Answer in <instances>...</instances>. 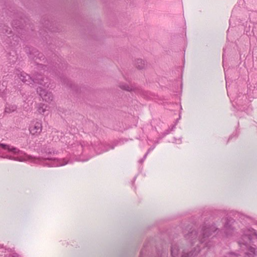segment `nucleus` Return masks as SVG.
Instances as JSON below:
<instances>
[{
	"instance_id": "nucleus-14",
	"label": "nucleus",
	"mask_w": 257,
	"mask_h": 257,
	"mask_svg": "<svg viewBox=\"0 0 257 257\" xmlns=\"http://www.w3.org/2000/svg\"><path fill=\"white\" fill-rule=\"evenodd\" d=\"M12 32L11 29L7 26H4L2 33L5 34H10Z\"/></svg>"
},
{
	"instance_id": "nucleus-16",
	"label": "nucleus",
	"mask_w": 257,
	"mask_h": 257,
	"mask_svg": "<svg viewBox=\"0 0 257 257\" xmlns=\"http://www.w3.org/2000/svg\"><path fill=\"white\" fill-rule=\"evenodd\" d=\"M171 142L177 144H180L182 143L181 138H179L178 139L174 138L173 140Z\"/></svg>"
},
{
	"instance_id": "nucleus-25",
	"label": "nucleus",
	"mask_w": 257,
	"mask_h": 257,
	"mask_svg": "<svg viewBox=\"0 0 257 257\" xmlns=\"http://www.w3.org/2000/svg\"><path fill=\"white\" fill-rule=\"evenodd\" d=\"M235 103H236V105H238V103H239V102L238 101V99L237 100L236 102H235Z\"/></svg>"
},
{
	"instance_id": "nucleus-21",
	"label": "nucleus",
	"mask_w": 257,
	"mask_h": 257,
	"mask_svg": "<svg viewBox=\"0 0 257 257\" xmlns=\"http://www.w3.org/2000/svg\"><path fill=\"white\" fill-rule=\"evenodd\" d=\"M162 139L161 137H159L157 140L155 142L154 145H156L159 143L160 141Z\"/></svg>"
},
{
	"instance_id": "nucleus-9",
	"label": "nucleus",
	"mask_w": 257,
	"mask_h": 257,
	"mask_svg": "<svg viewBox=\"0 0 257 257\" xmlns=\"http://www.w3.org/2000/svg\"><path fill=\"white\" fill-rule=\"evenodd\" d=\"M235 215L239 221L244 225L249 224L254 221V218L253 217L246 215L242 212H237Z\"/></svg>"
},
{
	"instance_id": "nucleus-24",
	"label": "nucleus",
	"mask_w": 257,
	"mask_h": 257,
	"mask_svg": "<svg viewBox=\"0 0 257 257\" xmlns=\"http://www.w3.org/2000/svg\"><path fill=\"white\" fill-rule=\"evenodd\" d=\"M158 257H165V254H161V255L160 256H158Z\"/></svg>"
},
{
	"instance_id": "nucleus-26",
	"label": "nucleus",
	"mask_w": 257,
	"mask_h": 257,
	"mask_svg": "<svg viewBox=\"0 0 257 257\" xmlns=\"http://www.w3.org/2000/svg\"><path fill=\"white\" fill-rule=\"evenodd\" d=\"M140 257H143V254H142V252H141V254H140Z\"/></svg>"
},
{
	"instance_id": "nucleus-3",
	"label": "nucleus",
	"mask_w": 257,
	"mask_h": 257,
	"mask_svg": "<svg viewBox=\"0 0 257 257\" xmlns=\"http://www.w3.org/2000/svg\"><path fill=\"white\" fill-rule=\"evenodd\" d=\"M120 143V141H116L111 144L102 143L99 140L95 141L90 146L88 143L84 141L68 143V146L72 149L75 156H80L77 160L79 161H87L94 156V153L96 154H101L109 150L113 149L115 147Z\"/></svg>"
},
{
	"instance_id": "nucleus-27",
	"label": "nucleus",
	"mask_w": 257,
	"mask_h": 257,
	"mask_svg": "<svg viewBox=\"0 0 257 257\" xmlns=\"http://www.w3.org/2000/svg\"><path fill=\"white\" fill-rule=\"evenodd\" d=\"M231 138H232V135L229 137V139H231Z\"/></svg>"
},
{
	"instance_id": "nucleus-28",
	"label": "nucleus",
	"mask_w": 257,
	"mask_h": 257,
	"mask_svg": "<svg viewBox=\"0 0 257 257\" xmlns=\"http://www.w3.org/2000/svg\"><path fill=\"white\" fill-rule=\"evenodd\" d=\"M223 52H225V49H223Z\"/></svg>"
},
{
	"instance_id": "nucleus-19",
	"label": "nucleus",
	"mask_w": 257,
	"mask_h": 257,
	"mask_svg": "<svg viewBox=\"0 0 257 257\" xmlns=\"http://www.w3.org/2000/svg\"><path fill=\"white\" fill-rule=\"evenodd\" d=\"M147 156V154H146L144 155V157H143L142 159L140 160L139 162H140V163H143V162H144V161H145V160L146 159V158Z\"/></svg>"
},
{
	"instance_id": "nucleus-1",
	"label": "nucleus",
	"mask_w": 257,
	"mask_h": 257,
	"mask_svg": "<svg viewBox=\"0 0 257 257\" xmlns=\"http://www.w3.org/2000/svg\"><path fill=\"white\" fill-rule=\"evenodd\" d=\"M219 229L215 223L210 219H206L199 229L190 228L185 229L183 234L185 240L189 245L184 248L180 244L174 243L172 245L171 252L172 257H194L201 249L211 246V242L208 240L209 236L213 233H218Z\"/></svg>"
},
{
	"instance_id": "nucleus-10",
	"label": "nucleus",
	"mask_w": 257,
	"mask_h": 257,
	"mask_svg": "<svg viewBox=\"0 0 257 257\" xmlns=\"http://www.w3.org/2000/svg\"><path fill=\"white\" fill-rule=\"evenodd\" d=\"M135 65L139 69H143L147 67V64L145 60L138 58L135 60Z\"/></svg>"
},
{
	"instance_id": "nucleus-7",
	"label": "nucleus",
	"mask_w": 257,
	"mask_h": 257,
	"mask_svg": "<svg viewBox=\"0 0 257 257\" xmlns=\"http://www.w3.org/2000/svg\"><path fill=\"white\" fill-rule=\"evenodd\" d=\"M42 131V123L40 120H34L29 126V131L32 135L38 136Z\"/></svg>"
},
{
	"instance_id": "nucleus-6",
	"label": "nucleus",
	"mask_w": 257,
	"mask_h": 257,
	"mask_svg": "<svg viewBox=\"0 0 257 257\" xmlns=\"http://www.w3.org/2000/svg\"><path fill=\"white\" fill-rule=\"evenodd\" d=\"M236 224V222L234 219L226 218L222 229L223 235L226 237L232 236L237 230Z\"/></svg>"
},
{
	"instance_id": "nucleus-2",
	"label": "nucleus",
	"mask_w": 257,
	"mask_h": 257,
	"mask_svg": "<svg viewBox=\"0 0 257 257\" xmlns=\"http://www.w3.org/2000/svg\"><path fill=\"white\" fill-rule=\"evenodd\" d=\"M58 154V151L48 148L45 150L43 157H35L13 146L0 143V157L2 158L21 162L29 161L50 167L62 166L71 162L66 158L57 157Z\"/></svg>"
},
{
	"instance_id": "nucleus-15",
	"label": "nucleus",
	"mask_w": 257,
	"mask_h": 257,
	"mask_svg": "<svg viewBox=\"0 0 257 257\" xmlns=\"http://www.w3.org/2000/svg\"><path fill=\"white\" fill-rule=\"evenodd\" d=\"M238 254L233 252H230L225 254L223 257H238Z\"/></svg>"
},
{
	"instance_id": "nucleus-12",
	"label": "nucleus",
	"mask_w": 257,
	"mask_h": 257,
	"mask_svg": "<svg viewBox=\"0 0 257 257\" xmlns=\"http://www.w3.org/2000/svg\"><path fill=\"white\" fill-rule=\"evenodd\" d=\"M37 110L40 114H43L46 111L47 106L43 103H39L37 105Z\"/></svg>"
},
{
	"instance_id": "nucleus-13",
	"label": "nucleus",
	"mask_w": 257,
	"mask_h": 257,
	"mask_svg": "<svg viewBox=\"0 0 257 257\" xmlns=\"http://www.w3.org/2000/svg\"><path fill=\"white\" fill-rule=\"evenodd\" d=\"M119 87L121 89L128 91H132L134 90V88L132 86H130L126 84H120Z\"/></svg>"
},
{
	"instance_id": "nucleus-4",
	"label": "nucleus",
	"mask_w": 257,
	"mask_h": 257,
	"mask_svg": "<svg viewBox=\"0 0 257 257\" xmlns=\"http://www.w3.org/2000/svg\"><path fill=\"white\" fill-rule=\"evenodd\" d=\"M255 240H257V231L255 229L246 226L240 229L237 242L246 257H255L257 255L256 248L253 246Z\"/></svg>"
},
{
	"instance_id": "nucleus-23",
	"label": "nucleus",
	"mask_w": 257,
	"mask_h": 257,
	"mask_svg": "<svg viewBox=\"0 0 257 257\" xmlns=\"http://www.w3.org/2000/svg\"><path fill=\"white\" fill-rule=\"evenodd\" d=\"M225 79H226V88H227L228 87V81L226 79V77H225Z\"/></svg>"
},
{
	"instance_id": "nucleus-20",
	"label": "nucleus",
	"mask_w": 257,
	"mask_h": 257,
	"mask_svg": "<svg viewBox=\"0 0 257 257\" xmlns=\"http://www.w3.org/2000/svg\"><path fill=\"white\" fill-rule=\"evenodd\" d=\"M9 257H20V255H19V254H18L17 253H14L11 254L9 255Z\"/></svg>"
},
{
	"instance_id": "nucleus-17",
	"label": "nucleus",
	"mask_w": 257,
	"mask_h": 257,
	"mask_svg": "<svg viewBox=\"0 0 257 257\" xmlns=\"http://www.w3.org/2000/svg\"><path fill=\"white\" fill-rule=\"evenodd\" d=\"M170 132H171V130H166L165 132H164L162 134L161 137L163 138V137H164L166 135L169 134L170 133Z\"/></svg>"
},
{
	"instance_id": "nucleus-5",
	"label": "nucleus",
	"mask_w": 257,
	"mask_h": 257,
	"mask_svg": "<svg viewBox=\"0 0 257 257\" xmlns=\"http://www.w3.org/2000/svg\"><path fill=\"white\" fill-rule=\"evenodd\" d=\"M18 77L22 81L27 84L38 83L45 87L49 86V80L47 78L43 77L41 75H38L34 78H32L29 75L24 72H20L17 74Z\"/></svg>"
},
{
	"instance_id": "nucleus-11",
	"label": "nucleus",
	"mask_w": 257,
	"mask_h": 257,
	"mask_svg": "<svg viewBox=\"0 0 257 257\" xmlns=\"http://www.w3.org/2000/svg\"><path fill=\"white\" fill-rule=\"evenodd\" d=\"M17 108V106L15 104H7L6 106L5 112L10 113L15 111Z\"/></svg>"
},
{
	"instance_id": "nucleus-8",
	"label": "nucleus",
	"mask_w": 257,
	"mask_h": 257,
	"mask_svg": "<svg viewBox=\"0 0 257 257\" xmlns=\"http://www.w3.org/2000/svg\"><path fill=\"white\" fill-rule=\"evenodd\" d=\"M37 91L43 100L47 102L52 101L53 95L51 92H48L46 89H43L41 87L37 88Z\"/></svg>"
},
{
	"instance_id": "nucleus-18",
	"label": "nucleus",
	"mask_w": 257,
	"mask_h": 257,
	"mask_svg": "<svg viewBox=\"0 0 257 257\" xmlns=\"http://www.w3.org/2000/svg\"><path fill=\"white\" fill-rule=\"evenodd\" d=\"M155 147H156V145H153V146H152L151 147H150V148L148 149V150L146 154H147V155H148V154H149L151 151H153V150L155 149Z\"/></svg>"
},
{
	"instance_id": "nucleus-22",
	"label": "nucleus",
	"mask_w": 257,
	"mask_h": 257,
	"mask_svg": "<svg viewBox=\"0 0 257 257\" xmlns=\"http://www.w3.org/2000/svg\"><path fill=\"white\" fill-rule=\"evenodd\" d=\"M222 59H223V66H224V53L223 54V56H222Z\"/></svg>"
}]
</instances>
